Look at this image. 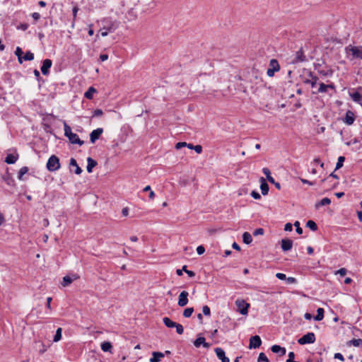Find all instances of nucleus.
Returning a JSON list of instances; mask_svg holds the SVG:
<instances>
[{"label":"nucleus","mask_w":362,"mask_h":362,"mask_svg":"<svg viewBox=\"0 0 362 362\" xmlns=\"http://www.w3.org/2000/svg\"><path fill=\"white\" fill-rule=\"evenodd\" d=\"M263 173L266 175L267 180L270 183H274V179L271 176L270 170L267 168H264L262 169Z\"/></svg>","instance_id":"26"},{"label":"nucleus","mask_w":362,"mask_h":362,"mask_svg":"<svg viewBox=\"0 0 362 362\" xmlns=\"http://www.w3.org/2000/svg\"><path fill=\"white\" fill-rule=\"evenodd\" d=\"M88 165H87V171L88 173H91L93 170V168L96 166L97 162L92 159L91 158H88L87 159Z\"/></svg>","instance_id":"23"},{"label":"nucleus","mask_w":362,"mask_h":362,"mask_svg":"<svg viewBox=\"0 0 362 362\" xmlns=\"http://www.w3.org/2000/svg\"><path fill=\"white\" fill-rule=\"evenodd\" d=\"M306 226L308 227L313 231H316L317 230V226L316 223L312 220H309L307 222Z\"/></svg>","instance_id":"33"},{"label":"nucleus","mask_w":362,"mask_h":362,"mask_svg":"<svg viewBox=\"0 0 362 362\" xmlns=\"http://www.w3.org/2000/svg\"><path fill=\"white\" fill-rule=\"evenodd\" d=\"M188 292L186 291H183L180 293L178 298V305L180 307H184L188 303Z\"/></svg>","instance_id":"11"},{"label":"nucleus","mask_w":362,"mask_h":362,"mask_svg":"<svg viewBox=\"0 0 362 362\" xmlns=\"http://www.w3.org/2000/svg\"><path fill=\"white\" fill-rule=\"evenodd\" d=\"M276 277L281 280H286V276L283 273H276Z\"/></svg>","instance_id":"50"},{"label":"nucleus","mask_w":362,"mask_h":362,"mask_svg":"<svg viewBox=\"0 0 362 362\" xmlns=\"http://www.w3.org/2000/svg\"><path fill=\"white\" fill-rule=\"evenodd\" d=\"M163 322L167 327H174L176 324V322L172 321L170 318L167 317L163 319Z\"/></svg>","instance_id":"32"},{"label":"nucleus","mask_w":362,"mask_h":362,"mask_svg":"<svg viewBox=\"0 0 362 362\" xmlns=\"http://www.w3.org/2000/svg\"><path fill=\"white\" fill-rule=\"evenodd\" d=\"M52 65V62L49 59H46L42 62V65L41 66V71L43 75H48L49 73V69Z\"/></svg>","instance_id":"9"},{"label":"nucleus","mask_w":362,"mask_h":362,"mask_svg":"<svg viewBox=\"0 0 362 362\" xmlns=\"http://www.w3.org/2000/svg\"><path fill=\"white\" fill-rule=\"evenodd\" d=\"M193 149L199 154L202 152V146L201 145L194 146Z\"/></svg>","instance_id":"49"},{"label":"nucleus","mask_w":362,"mask_h":362,"mask_svg":"<svg viewBox=\"0 0 362 362\" xmlns=\"http://www.w3.org/2000/svg\"><path fill=\"white\" fill-rule=\"evenodd\" d=\"M33 73L37 80H40V78H41L40 74L37 69H35Z\"/></svg>","instance_id":"60"},{"label":"nucleus","mask_w":362,"mask_h":362,"mask_svg":"<svg viewBox=\"0 0 362 362\" xmlns=\"http://www.w3.org/2000/svg\"><path fill=\"white\" fill-rule=\"evenodd\" d=\"M100 59L101 61L104 62L108 59V55L103 54L100 55Z\"/></svg>","instance_id":"62"},{"label":"nucleus","mask_w":362,"mask_h":362,"mask_svg":"<svg viewBox=\"0 0 362 362\" xmlns=\"http://www.w3.org/2000/svg\"><path fill=\"white\" fill-rule=\"evenodd\" d=\"M64 135L69 139L70 143L73 144H78L79 146H82L84 144V141L81 140L76 134L71 132V127L66 122H64Z\"/></svg>","instance_id":"1"},{"label":"nucleus","mask_w":362,"mask_h":362,"mask_svg":"<svg viewBox=\"0 0 362 362\" xmlns=\"http://www.w3.org/2000/svg\"><path fill=\"white\" fill-rule=\"evenodd\" d=\"M350 51L354 57L362 59L361 47H351Z\"/></svg>","instance_id":"14"},{"label":"nucleus","mask_w":362,"mask_h":362,"mask_svg":"<svg viewBox=\"0 0 362 362\" xmlns=\"http://www.w3.org/2000/svg\"><path fill=\"white\" fill-rule=\"evenodd\" d=\"M62 329L61 327H59L57 329V332H56V334L54 337V341H58L61 339L62 338Z\"/></svg>","instance_id":"38"},{"label":"nucleus","mask_w":362,"mask_h":362,"mask_svg":"<svg viewBox=\"0 0 362 362\" xmlns=\"http://www.w3.org/2000/svg\"><path fill=\"white\" fill-rule=\"evenodd\" d=\"M349 96L355 103L361 105L362 103V87H358L354 92H349Z\"/></svg>","instance_id":"6"},{"label":"nucleus","mask_w":362,"mask_h":362,"mask_svg":"<svg viewBox=\"0 0 362 362\" xmlns=\"http://www.w3.org/2000/svg\"><path fill=\"white\" fill-rule=\"evenodd\" d=\"M308 76L311 78V79H305L303 82L305 84H310L312 88H314L318 81V77L315 76L313 72L310 71Z\"/></svg>","instance_id":"13"},{"label":"nucleus","mask_w":362,"mask_h":362,"mask_svg":"<svg viewBox=\"0 0 362 362\" xmlns=\"http://www.w3.org/2000/svg\"><path fill=\"white\" fill-rule=\"evenodd\" d=\"M346 272H347V271L345 268H341V269L336 271L335 274H339L340 276H344L346 274Z\"/></svg>","instance_id":"45"},{"label":"nucleus","mask_w":362,"mask_h":362,"mask_svg":"<svg viewBox=\"0 0 362 362\" xmlns=\"http://www.w3.org/2000/svg\"><path fill=\"white\" fill-rule=\"evenodd\" d=\"M271 351L275 354H279L280 356H284L286 354V350L284 347H281L279 345H273L271 347Z\"/></svg>","instance_id":"17"},{"label":"nucleus","mask_w":362,"mask_h":362,"mask_svg":"<svg viewBox=\"0 0 362 362\" xmlns=\"http://www.w3.org/2000/svg\"><path fill=\"white\" fill-rule=\"evenodd\" d=\"M202 312L203 314L206 316H209L211 315V310L208 305L203 306Z\"/></svg>","instance_id":"44"},{"label":"nucleus","mask_w":362,"mask_h":362,"mask_svg":"<svg viewBox=\"0 0 362 362\" xmlns=\"http://www.w3.org/2000/svg\"><path fill=\"white\" fill-rule=\"evenodd\" d=\"M342 121L347 125L353 124L355 121L354 112L351 110L346 111L345 117L342 119Z\"/></svg>","instance_id":"8"},{"label":"nucleus","mask_w":362,"mask_h":362,"mask_svg":"<svg viewBox=\"0 0 362 362\" xmlns=\"http://www.w3.org/2000/svg\"><path fill=\"white\" fill-rule=\"evenodd\" d=\"M69 164H70V165L75 166V168H76L75 173L76 174L80 175L82 173L81 168L78 165L76 160L74 158H71L70 159Z\"/></svg>","instance_id":"25"},{"label":"nucleus","mask_w":362,"mask_h":362,"mask_svg":"<svg viewBox=\"0 0 362 362\" xmlns=\"http://www.w3.org/2000/svg\"><path fill=\"white\" fill-rule=\"evenodd\" d=\"M78 8L77 6H74V7L73 8L72 11H73L74 20V19L76 18V15H77V12H78Z\"/></svg>","instance_id":"61"},{"label":"nucleus","mask_w":362,"mask_h":362,"mask_svg":"<svg viewBox=\"0 0 362 362\" xmlns=\"http://www.w3.org/2000/svg\"><path fill=\"white\" fill-rule=\"evenodd\" d=\"M186 273L189 277H194L195 276V273L190 270L186 271Z\"/></svg>","instance_id":"63"},{"label":"nucleus","mask_w":362,"mask_h":362,"mask_svg":"<svg viewBox=\"0 0 362 362\" xmlns=\"http://www.w3.org/2000/svg\"><path fill=\"white\" fill-rule=\"evenodd\" d=\"M23 52L22 50V49L20 47H17L15 51V54L17 56L18 61L20 64L23 63Z\"/></svg>","instance_id":"29"},{"label":"nucleus","mask_w":362,"mask_h":362,"mask_svg":"<svg viewBox=\"0 0 362 362\" xmlns=\"http://www.w3.org/2000/svg\"><path fill=\"white\" fill-rule=\"evenodd\" d=\"M315 341V335L313 332H308L298 340V344L303 345L313 344Z\"/></svg>","instance_id":"4"},{"label":"nucleus","mask_w":362,"mask_h":362,"mask_svg":"<svg viewBox=\"0 0 362 362\" xmlns=\"http://www.w3.org/2000/svg\"><path fill=\"white\" fill-rule=\"evenodd\" d=\"M358 218L361 222H362V211H358L357 212Z\"/></svg>","instance_id":"64"},{"label":"nucleus","mask_w":362,"mask_h":362,"mask_svg":"<svg viewBox=\"0 0 362 362\" xmlns=\"http://www.w3.org/2000/svg\"><path fill=\"white\" fill-rule=\"evenodd\" d=\"M258 362H269V360L264 353H260L257 359Z\"/></svg>","instance_id":"41"},{"label":"nucleus","mask_w":362,"mask_h":362,"mask_svg":"<svg viewBox=\"0 0 362 362\" xmlns=\"http://www.w3.org/2000/svg\"><path fill=\"white\" fill-rule=\"evenodd\" d=\"M300 182L302 183H303V184H308L309 185H314V183L313 182H310V181H309L308 180H305V179H303V178H300Z\"/></svg>","instance_id":"57"},{"label":"nucleus","mask_w":362,"mask_h":362,"mask_svg":"<svg viewBox=\"0 0 362 362\" xmlns=\"http://www.w3.org/2000/svg\"><path fill=\"white\" fill-rule=\"evenodd\" d=\"M251 196L255 199H259L261 198L260 194L256 191H252L251 192Z\"/></svg>","instance_id":"48"},{"label":"nucleus","mask_w":362,"mask_h":362,"mask_svg":"<svg viewBox=\"0 0 362 362\" xmlns=\"http://www.w3.org/2000/svg\"><path fill=\"white\" fill-rule=\"evenodd\" d=\"M235 305L238 308V312L243 315L247 314L248 308H250L249 303H246L244 300L238 299L235 300Z\"/></svg>","instance_id":"3"},{"label":"nucleus","mask_w":362,"mask_h":362,"mask_svg":"<svg viewBox=\"0 0 362 362\" xmlns=\"http://www.w3.org/2000/svg\"><path fill=\"white\" fill-rule=\"evenodd\" d=\"M164 357V354L161 352H153L152 357L150 358V362H159L161 358Z\"/></svg>","instance_id":"21"},{"label":"nucleus","mask_w":362,"mask_h":362,"mask_svg":"<svg viewBox=\"0 0 362 362\" xmlns=\"http://www.w3.org/2000/svg\"><path fill=\"white\" fill-rule=\"evenodd\" d=\"M194 312L193 308H187L183 312V316L185 317H189Z\"/></svg>","instance_id":"40"},{"label":"nucleus","mask_w":362,"mask_h":362,"mask_svg":"<svg viewBox=\"0 0 362 362\" xmlns=\"http://www.w3.org/2000/svg\"><path fill=\"white\" fill-rule=\"evenodd\" d=\"M176 328V332L178 334H182L184 332V329L182 325L176 323L175 327Z\"/></svg>","instance_id":"42"},{"label":"nucleus","mask_w":362,"mask_h":362,"mask_svg":"<svg viewBox=\"0 0 362 362\" xmlns=\"http://www.w3.org/2000/svg\"><path fill=\"white\" fill-rule=\"evenodd\" d=\"M122 214L124 216H127L129 214V209L127 207L123 208L122 210Z\"/></svg>","instance_id":"59"},{"label":"nucleus","mask_w":362,"mask_h":362,"mask_svg":"<svg viewBox=\"0 0 362 362\" xmlns=\"http://www.w3.org/2000/svg\"><path fill=\"white\" fill-rule=\"evenodd\" d=\"M259 181H260V189L262 191V194L263 195H267L268 194L269 189V185L267 183L265 179L262 177L260 178Z\"/></svg>","instance_id":"16"},{"label":"nucleus","mask_w":362,"mask_h":362,"mask_svg":"<svg viewBox=\"0 0 362 362\" xmlns=\"http://www.w3.org/2000/svg\"><path fill=\"white\" fill-rule=\"evenodd\" d=\"M262 344V340L258 335L252 336L250 339V349L259 348Z\"/></svg>","instance_id":"7"},{"label":"nucleus","mask_w":362,"mask_h":362,"mask_svg":"<svg viewBox=\"0 0 362 362\" xmlns=\"http://www.w3.org/2000/svg\"><path fill=\"white\" fill-rule=\"evenodd\" d=\"M304 61H305V57L303 54V49L300 48L296 53V57H295V59H293V63L302 62Z\"/></svg>","instance_id":"18"},{"label":"nucleus","mask_w":362,"mask_h":362,"mask_svg":"<svg viewBox=\"0 0 362 362\" xmlns=\"http://www.w3.org/2000/svg\"><path fill=\"white\" fill-rule=\"evenodd\" d=\"M294 226L296 227V233H298V234H302L303 233V229L302 228H300V223L299 221H296L295 223H294Z\"/></svg>","instance_id":"43"},{"label":"nucleus","mask_w":362,"mask_h":362,"mask_svg":"<svg viewBox=\"0 0 362 362\" xmlns=\"http://www.w3.org/2000/svg\"><path fill=\"white\" fill-rule=\"evenodd\" d=\"M59 159L57 156L52 155L47 160L46 167L50 172H54L60 168Z\"/></svg>","instance_id":"2"},{"label":"nucleus","mask_w":362,"mask_h":362,"mask_svg":"<svg viewBox=\"0 0 362 362\" xmlns=\"http://www.w3.org/2000/svg\"><path fill=\"white\" fill-rule=\"evenodd\" d=\"M205 252V248L203 245H199L197 247V252L198 255H201L204 254Z\"/></svg>","instance_id":"47"},{"label":"nucleus","mask_w":362,"mask_h":362,"mask_svg":"<svg viewBox=\"0 0 362 362\" xmlns=\"http://www.w3.org/2000/svg\"><path fill=\"white\" fill-rule=\"evenodd\" d=\"M102 115H103V111L100 109H96V110H95V111L93 112V116L94 117H98V116H100Z\"/></svg>","instance_id":"54"},{"label":"nucleus","mask_w":362,"mask_h":362,"mask_svg":"<svg viewBox=\"0 0 362 362\" xmlns=\"http://www.w3.org/2000/svg\"><path fill=\"white\" fill-rule=\"evenodd\" d=\"M349 345H353L354 346H360L362 345V339H353L348 342Z\"/></svg>","instance_id":"34"},{"label":"nucleus","mask_w":362,"mask_h":362,"mask_svg":"<svg viewBox=\"0 0 362 362\" xmlns=\"http://www.w3.org/2000/svg\"><path fill=\"white\" fill-rule=\"evenodd\" d=\"M280 69V66L276 59H271L269 62V68L267 69V74L269 76L272 77L274 73Z\"/></svg>","instance_id":"5"},{"label":"nucleus","mask_w":362,"mask_h":362,"mask_svg":"<svg viewBox=\"0 0 362 362\" xmlns=\"http://www.w3.org/2000/svg\"><path fill=\"white\" fill-rule=\"evenodd\" d=\"M18 158V155L17 153H9L6 156L5 158V162L8 164H13L16 162Z\"/></svg>","instance_id":"20"},{"label":"nucleus","mask_w":362,"mask_h":362,"mask_svg":"<svg viewBox=\"0 0 362 362\" xmlns=\"http://www.w3.org/2000/svg\"><path fill=\"white\" fill-rule=\"evenodd\" d=\"M203 345L205 348H209L210 346V344L209 343H206L205 341V338L203 337H198L194 341V345L196 347H199L201 345Z\"/></svg>","instance_id":"19"},{"label":"nucleus","mask_w":362,"mask_h":362,"mask_svg":"<svg viewBox=\"0 0 362 362\" xmlns=\"http://www.w3.org/2000/svg\"><path fill=\"white\" fill-rule=\"evenodd\" d=\"M334 358H337V359H339V360H341V361H344V358L343 355H342L341 354H340V353H336V354H334Z\"/></svg>","instance_id":"55"},{"label":"nucleus","mask_w":362,"mask_h":362,"mask_svg":"<svg viewBox=\"0 0 362 362\" xmlns=\"http://www.w3.org/2000/svg\"><path fill=\"white\" fill-rule=\"evenodd\" d=\"M286 231H291L293 230V225L291 223H287L284 226Z\"/></svg>","instance_id":"52"},{"label":"nucleus","mask_w":362,"mask_h":362,"mask_svg":"<svg viewBox=\"0 0 362 362\" xmlns=\"http://www.w3.org/2000/svg\"><path fill=\"white\" fill-rule=\"evenodd\" d=\"M28 167L24 166V167L21 168L20 169L19 172H18V179H19V180H21V179H22V177H23V176L25 173H28Z\"/></svg>","instance_id":"39"},{"label":"nucleus","mask_w":362,"mask_h":362,"mask_svg":"<svg viewBox=\"0 0 362 362\" xmlns=\"http://www.w3.org/2000/svg\"><path fill=\"white\" fill-rule=\"evenodd\" d=\"M112 348V344L109 341H104L101 344V349L104 352L111 351Z\"/></svg>","instance_id":"27"},{"label":"nucleus","mask_w":362,"mask_h":362,"mask_svg":"<svg viewBox=\"0 0 362 362\" xmlns=\"http://www.w3.org/2000/svg\"><path fill=\"white\" fill-rule=\"evenodd\" d=\"M96 92L95 88L90 87L88 90L85 93L84 96L88 99H92L93 93Z\"/></svg>","instance_id":"31"},{"label":"nucleus","mask_w":362,"mask_h":362,"mask_svg":"<svg viewBox=\"0 0 362 362\" xmlns=\"http://www.w3.org/2000/svg\"><path fill=\"white\" fill-rule=\"evenodd\" d=\"M293 241L290 239L281 240V248L284 251H288L292 248Z\"/></svg>","instance_id":"15"},{"label":"nucleus","mask_w":362,"mask_h":362,"mask_svg":"<svg viewBox=\"0 0 362 362\" xmlns=\"http://www.w3.org/2000/svg\"><path fill=\"white\" fill-rule=\"evenodd\" d=\"M28 28V24L27 23H21L18 27V29H21L23 30H26Z\"/></svg>","instance_id":"56"},{"label":"nucleus","mask_w":362,"mask_h":362,"mask_svg":"<svg viewBox=\"0 0 362 362\" xmlns=\"http://www.w3.org/2000/svg\"><path fill=\"white\" fill-rule=\"evenodd\" d=\"M74 281V279L70 277L69 276H65L63 277V281L62 282V285L64 287H66L69 285H70Z\"/></svg>","instance_id":"30"},{"label":"nucleus","mask_w":362,"mask_h":362,"mask_svg":"<svg viewBox=\"0 0 362 362\" xmlns=\"http://www.w3.org/2000/svg\"><path fill=\"white\" fill-rule=\"evenodd\" d=\"M103 132V128H98V129L93 130L90 134V143L91 144H95L96 140H98L100 138V136H101Z\"/></svg>","instance_id":"10"},{"label":"nucleus","mask_w":362,"mask_h":362,"mask_svg":"<svg viewBox=\"0 0 362 362\" xmlns=\"http://www.w3.org/2000/svg\"><path fill=\"white\" fill-rule=\"evenodd\" d=\"M344 160H345V158L344 156H339L338 158V160L336 164L335 170L341 168L343 166V163H344Z\"/></svg>","instance_id":"37"},{"label":"nucleus","mask_w":362,"mask_h":362,"mask_svg":"<svg viewBox=\"0 0 362 362\" xmlns=\"http://www.w3.org/2000/svg\"><path fill=\"white\" fill-rule=\"evenodd\" d=\"M324 317V309L322 308H319L317 310V315L314 317L315 320L316 321H320Z\"/></svg>","instance_id":"28"},{"label":"nucleus","mask_w":362,"mask_h":362,"mask_svg":"<svg viewBox=\"0 0 362 362\" xmlns=\"http://www.w3.org/2000/svg\"><path fill=\"white\" fill-rule=\"evenodd\" d=\"M32 17L35 21H38L40 18V15L39 13L35 12L32 14Z\"/></svg>","instance_id":"58"},{"label":"nucleus","mask_w":362,"mask_h":362,"mask_svg":"<svg viewBox=\"0 0 362 362\" xmlns=\"http://www.w3.org/2000/svg\"><path fill=\"white\" fill-rule=\"evenodd\" d=\"M327 84H325L324 83H319V88L317 91L315 93H326L327 91Z\"/></svg>","instance_id":"35"},{"label":"nucleus","mask_w":362,"mask_h":362,"mask_svg":"<svg viewBox=\"0 0 362 362\" xmlns=\"http://www.w3.org/2000/svg\"><path fill=\"white\" fill-rule=\"evenodd\" d=\"M288 284H296L297 280L294 277H288L286 279Z\"/></svg>","instance_id":"51"},{"label":"nucleus","mask_w":362,"mask_h":362,"mask_svg":"<svg viewBox=\"0 0 362 362\" xmlns=\"http://www.w3.org/2000/svg\"><path fill=\"white\" fill-rule=\"evenodd\" d=\"M34 59V54L30 51L26 52L25 54L23 57V61H32Z\"/></svg>","instance_id":"36"},{"label":"nucleus","mask_w":362,"mask_h":362,"mask_svg":"<svg viewBox=\"0 0 362 362\" xmlns=\"http://www.w3.org/2000/svg\"><path fill=\"white\" fill-rule=\"evenodd\" d=\"M264 234V229L262 228H257L254 232L253 235L255 236H257L259 235H263Z\"/></svg>","instance_id":"46"},{"label":"nucleus","mask_w":362,"mask_h":362,"mask_svg":"<svg viewBox=\"0 0 362 362\" xmlns=\"http://www.w3.org/2000/svg\"><path fill=\"white\" fill-rule=\"evenodd\" d=\"M187 146V143L186 142H178L175 144V148L176 149H180L182 147H184V146Z\"/></svg>","instance_id":"53"},{"label":"nucleus","mask_w":362,"mask_h":362,"mask_svg":"<svg viewBox=\"0 0 362 362\" xmlns=\"http://www.w3.org/2000/svg\"><path fill=\"white\" fill-rule=\"evenodd\" d=\"M215 353L221 362H230L229 358L226 356L225 351L223 349L218 347L216 348Z\"/></svg>","instance_id":"12"},{"label":"nucleus","mask_w":362,"mask_h":362,"mask_svg":"<svg viewBox=\"0 0 362 362\" xmlns=\"http://www.w3.org/2000/svg\"><path fill=\"white\" fill-rule=\"evenodd\" d=\"M330 203H331V199L327 197H325V198H323L322 199H321L320 202H317L315 204V209H317L320 206L329 205V204H330Z\"/></svg>","instance_id":"22"},{"label":"nucleus","mask_w":362,"mask_h":362,"mask_svg":"<svg viewBox=\"0 0 362 362\" xmlns=\"http://www.w3.org/2000/svg\"><path fill=\"white\" fill-rule=\"evenodd\" d=\"M243 241L244 243H245L247 245H249V244H250L252 243V235H250V233L245 232L243 234Z\"/></svg>","instance_id":"24"}]
</instances>
